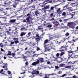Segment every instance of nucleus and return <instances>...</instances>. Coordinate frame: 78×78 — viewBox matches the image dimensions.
<instances>
[{
    "instance_id": "f257e3e1",
    "label": "nucleus",
    "mask_w": 78,
    "mask_h": 78,
    "mask_svg": "<svg viewBox=\"0 0 78 78\" xmlns=\"http://www.w3.org/2000/svg\"><path fill=\"white\" fill-rule=\"evenodd\" d=\"M39 73V71H38L32 72V76H30L31 78H33V77H34V75H34V74H37V75H38Z\"/></svg>"
},
{
    "instance_id": "f03ea898",
    "label": "nucleus",
    "mask_w": 78,
    "mask_h": 78,
    "mask_svg": "<svg viewBox=\"0 0 78 78\" xmlns=\"http://www.w3.org/2000/svg\"><path fill=\"white\" fill-rule=\"evenodd\" d=\"M68 25L70 27V28H74V25L71 22H69L68 23Z\"/></svg>"
},
{
    "instance_id": "7ed1b4c3",
    "label": "nucleus",
    "mask_w": 78,
    "mask_h": 78,
    "mask_svg": "<svg viewBox=\"0 0 78 78\" xmlns=\"http://www.w3.org/2000/svg\"><path fill=\"white\" fill-rule=\"evenodd\" d=\"M44 25L45 26H47V27L48 28H51L52 26L51 24H49V23H46V22H45L44 23Z\"/></svg>"
},
{
    "instance_id": "20e7f679",
    "label": "nucleus",
    "mask_w": 78,
    "mask_h": 78,
    "mask_svg": "<svg viewBox=\"0 0 78 78\" xmlns=\"http://www.w3.org/2000/svg\"><path fill=\"white\" fill-rule=\"evenodd\" d=\"M39 63V60H37L36 62H33L32 63V66H36L37 64H38Z\"/></svg>"
},
{
    "instance_id": "39448f33",
    "label": "nucleus",
    "mask_w": 78,
    "mask_h": 78,
    "mask_svg": "<svg viewBox=\"0 0 78 78\" xmlns=\"http://www.w3.org/2000/svg\"><path fill=\"white\" fill-rule=\"evenodd\" d=\"M44 47L45 48V51H46V49H47V48H50V47H51V44H49L46 45L44 46Z\"/></svg>"
},
{
    "instance_id": "423d86ee",
    "label": "nucleus",
    "mask_w": 78,
    "mask_h": 78,
    "mask_svg": "<svg viewBox=\"0 0 78 78\" xmlns=\"http://www.w3.org/2000/svg\"><path fill=\"white\" fill-rule=\"evenodd\" d=\"M13 39L14 40L15 44H17V43H19L18 38H13Z\"/></svg>"
},
{
    "instance_id": "0eeeda50",
    "label": "nucleus",
    "mask_w": 78,
    "mask_h": 78,
    "mask_svg": "<svg viewBox=\"0 0 78 78\" xmlns=\"http://www.w3.org/2000/svg\"><path fill=\"white\" fill-rule=\"evenodd\" d=\"M19 1H20V0H15L14 1V4L16 5V6H17V5H18L19 3Z\"/></svg>"
},
{
    "instance_id": "6e6552de",
    "label": "nucleus",
    "mask_w": 78,
    "mask_h": 78,
    "mask_svg": "<svg viewBox=\"0 0 78 78\" xmlns=\"http://www.w3.org/2000/svg\"><path fill=\"white\" fill-rule=\"evenodd\" d=\"M68 52L69 53V56L68 57V58H69L70 57V56H72V55H73V51H68Z\"/></svg>"
},
{
    "instance_id": "1a4fd4ad",
    "label": "nucleus",
    "mask_w": 78,
    "mask_h": 78,
    "mask_svg": "<svg viewBox=\"0 0 78 78\" xmlns=\"http://www.w3.org/2000/svg\"><path fill=\"white\" fill-rule=\"evenodd\" d=\"M61 10V8H58V9L57 10V14H62V11Z\"/></svg>"
},
{
    "instance_id": "9d476101",
    "label": "nucleus",
    "mask_w": 78,
    "mask_h": 78,
    "mask_svg": "<svg viewBox=\"0 0 78 78\" xmlns=\"http://www.w3.org/2000/svg\"><path fill=\"white\" fill-rule=\"evenodd\" d=\"M16 21V19L11 20L9 21V23H11L10 24L11 25V23H15Z\"/></svg>"
},
{
    "instance_id": "9b49d317",
    "label": "nucleus",
    "mask_w": 78,
    "mask_h": 78,
    "mask_svg": "<svg viewBox=\"0 0 78 78\" xmlns=\"http://www.w3.org/2000/svg\"><path fill=\"white\" fill-rule=\"evenodd\" d=\"M58 35H56L55 36H53L52 37H50L49 38V41H51V40H52V39H55V38H58Z\"/></svg>"
},
{
    "instance_id": "f8f14e48",
    "label": "nucleus",
    "mask_w": 78,
    "mask_h": 78,
    "mask_svg": "<svg viewBox=\"0 0 78 78\" xmlns=\"http://www.w3.org/2000/svg\"><path fill=\"white\" fill-rule=\"evenodd\" d=\"M35 14L37 16H39V15L40 13L38 11L36 10L35 11Z\"/></svg>"
},
{
    "instance_id": "ddd939ff",
    "label": "nucleus",
    "mask_w": 78,
    "mask_h": 78,
    "mask_svg": "<svg viewBox=\"0 0 78 78\" xmlns=\"http://www.w3.org/2000/svg\"><path fill=\"white\" fill-rule=\"evenodd\" d=\"M23 22H26L27 23H28V22H30V20H29L28 18H27L26 20H23Z\"/></svg>"
},
{
    "instance_id": "4468645a",
    "label": "nucleus",
    "mask_w": 78,
    "mask_h": 78,
    "mask_svg": "<svg viewBox=\"0 0 78 78\" xmlns=\"http://www.w3.org/2000/svg\"><path fill=\"white\" fill-rule=\"evenodd\" d=\"M26 33H27V32H22L20 34V36L22 37L23 36H24L26 34Z\"/></svg>"
},
{
    "instance_id": "2eb2a0df",
    "label": "nucleus",
    "mask_w": 78,
    "mask_h": 78,
    "mask_svg": "<svg viewBox=\"0 0 78 78\" xmlns=\"http://www.w3.org/2000/svg\"><path fill=\"white\" fill-rule=\"evenodd\" d=\"M27 16H28V17L27 18H28V19H30V18H31L32 17V16L31 15V14H30V13H28L27 15Z\"/></svg>"
},
{
    "instance_id": "dca6fc26",
    "label": "nucleus",
    "mask_w": 78,
    "mask_h": 78,
    "mask_svg": "<svg viewBox=\"0 0 78 78\" xmlns=\"http://www.w3.org/2000/svg\"><path fill=\"white\" fill-rule=\"evenodd\" d=\"M65 68L66 69H72V66H67L65 67Z\"/></svg>"
},
{
    "instance_id": "f3484780",
    "label": "nucleus",
    "mask_w": 78,
    "mask_h": 78,
    "mask_svg": "<svg viewBox=\"0 0 78 78\" xmlns=\"http://www.w3.org/2000/svg\"><path fill=\"white\" fill-rule=\"evenodd\" d=\"M36 40L37 42H39V41L41 40L40 37H37L35 39Z\"/></svg>"
},
{
    "instance_id": "a211bd4d",
    "label": "nucleus",
    "mask_w": 78,
    "mask_h": 78,
    "mask_svg": "<svg viewBox=\"0 0 78 78\" xmlns=\"http://www.w3.org/2000/svg\"><path fill=\"white\" fill-rule=\"evenodd\" d=\"M50 8V5H49L46 7H45L44 8V9H49Z\"/></svg>"
},
{
    "instance_id": "6ab92c4d",
    "label": "nucleus",
    "mask_w": 78,
    "mask_h": 78,
    "mask_svg": "<svg viewBox=\"0 0 78 78\" xmlns=\"http://www.w3.org/2000/svg\"><path fill=\"white\" fill-rule=\"evenodd\" d=\"M75 62H69L68 63L69 64H75Z\"/></svg>"
},
{
    "instance_id": "aec40b11",
    "label": "nucleus",
    "mask_w": 78,
    "mask_h": 78,
    "mask_svg": "<svg viewBox=\"0 0 78 78\" xmlns=\"http://www.w3.org/2000/svg\"><path fill=\"white\" fill-rule=\"evenodd\" d=\"M48 42V40H45L44 42V45H45V44H47V43Z\"/></svg>"
},
{
    "instance_id": "412c9836",
    "label": "nucleus",
    "mask_w": 78,
    "mask_h": 78,
    "mask_svg": "<svg viewBox=\"0 0 78 78\" xmlns=\"http://www.w3.org/2000/svg\"><path fill=\"white\" fill-rule=\"evenodd\" d=\"M65 65V64H61L59 65V67H63Z\"/></svg>"
},
{
    "instance_id": "4be33fe9",
    "label": "nucleus",
    "mask_w": 78,
    "mask_h": 78,
    "mask_svg": "<svg viewBox=\"0 0 78 78\" xmlns=\"http://www.w3.org/2000/svg\"><path fill=\"white\" fill-rule=\"evenodd\" d=\"M8 53H8L7 54V55H12V54H11V51H8Z\"/></svg>"
},
{
    "instance_id": "5701e85b",
    "label": "nucleus",
    "mask_w": 78,
    "mask_h": 78,
    "mask_svg": "<svg viewBox=\"0 0 78 78\" xmlns=\"http://www.w3.org/2000/svg\"><path fill=\"white\" fill-rule=\"evenodd\" d=\"M54 9V7L53 6L51 7L50 8V11H51L52 10H53Z\"/></svg>"
},
{
    "instance_id": "b1692460",
    "label": "nucleus",
    "mask_w": 78,
    "mask_h": 78,
    "mask_svg": "<svg viewBox=\"0 0 78 78\" xmlns=\"http://www.w3.org/2000/svg\"><path fill=\"white\" fill-rule=\"evenodd\" d=\"M31 8H32L33 9H32V10H33V9H34V8H35V6L33 5L31 6Z\"/></svg>"
},
{
    "instance_id": "393cba45",
    "label": "nucleus",
    "mask_w": 78,
    "mask_h": 78,
    "mask_svg": "<svg viewBox=\"0 0 78 78\" xmlns=\"http://www.w3.org/2000/svg\"><path fill=\"white\" fill-rule=\"evenodd\" d=\"M11 44H10L11 45H12V44H14V41H11Z\"/></svg>"
},
{
    "instance_id": "a878e982",
    "label": "nucleus",
    "mask_w": 78,
    "mask_h": 78,
    "mask_svg": "<svg viewBox=\"0 0 78 78\" xmlns=\"http://www.w3.org/2000/svg\"><path fill=\"white\" fill-rule=\"evenodd\" d=\"M8 66V64H7L6 63H5L4 64V66H5V69H6V68H7V66Z\"/></svg>"
},
{
    "instance_id": "bb28decb",
    "label": "nucleus",
    "mask_w": 78,
    "mask_h": 78,
    "mask_svg": "<svg viewBox=\"0 0 78 78\" xmlns=\"http://www.w3.org/2000/svg\"><path fill=\"white\" fill-rule=\"evenodd\" d=\"M47 2H49V3H52V1L51 0H45Z\"/></svg>"
},
{
    "instance_id": "cd10ccee",
    "label": "nucleus",
    "mask_w": 78,
    "mask_h": 78,
    "mask_svg": "<svg viewBox=\"0 0 78 78\" xmlns=\"http://www.w3.org/2000/svg\"><path fill=\"white\" fill-rule=\"evenodd\" d=\"M66 14V12H64L62 13V16H65Z\"/></svg>"
},
{
    "instance_id": "c85d7f7f",
    "label": "nucleus",
    "mask_w": 78,
    "mask_h": 78,
    "mask_svg": "<svg viewBox=\"0 0 78 78\" xmlns=\"http://www.w3.org/2000/svg\"><path fill=\"white\" fill-rule=\"evenodd\" d=\"M39 60V61H41V62H42V61L44 60V58H40Z\"/></svg>"
},
{
    "instance_id": "c756f323",
    "label": "nucleus",
    "mask_w": 78,
    "mask_h": 78,
    "mask_svg": "<svg viewBox=\"0 0 78 78\" xmlns=\"http://www.w3.org/2000/svg\"><path fill=\"white\" fill-rule=\"evenodd\" d=\"M56 24L57 25H54V27H57V26H58V25H59V23H58H58H56Z\"/></svg>"
},
{
    "instance_id": "7c9ffc66",
    "label": "nucleus",
    "mask_w": 78,
    "mask_h": 78,
    "mask_svg": "<svg viewBox=\"0 0 78 78\" xmlns=\"http://www.w3.org/2000/svg\"><path fill=\"white\" fill-rule=\"evenodd\" d=\"M7 72L8 73V74L9 75H11V72L10 71H8Z\"/></svg>"
},
{
    "instance_id": "2f4dec72",
    "label": "nucleus",
    "mask_w": 78,
    "mask_h": 78,
    "mask_svg": "<svg viewBox=\"0 0 78 78\" xmlns=\"http://www.w3.org/2000/svg\"><path fill=\"white\" fill-rule=\"evenodd\" d=\"M53 23L54 25H55V24H56V23H58V21H56L53 22Z\"/></svg>"
},
{
    "instance_id": "473e14b6",
    "label": "nucleus",
    "mask_w": 78,
    "mask_h": 78,
    "mask_svg": "<svg viewBox=\"0 0 78 78\" xmlns=\"http://www.w3.org/2000/svg\"><path fill=\"white\" fill-rule=\"evenodd\" d=\"M60 59L62 60L60 62H62V61H64V60H63V58H62V57H60Z\"/></svg>"
},
{
    "instance_id": "72a5a7b5",
    "label": "nucleus",
    "mask_w": 78,
    "mask_h": 78,
    "mask_svg": "<svg viewBox=\"0 0 78 78\" xmlns=\"http://www.w3.org/2000/svg\"><path fill=\"white\" fill-rule=\"evenodd\" d=\"M13 7L14 8H16V5L15 4H13L12 5Z\"/></svg>"
},
{
    "instance_id": "f704fd0d",
    "label": "nucleus",
    "mask_w": 78,
    "mask_h": 78,
    "mask_svg": "<svg viewBox=\"0 0 78 78\" xmlns=\"http://www.w3.org/2000/svg\"><path fill=\"white\" fill-rule=\"evenodd\" d=\"M37 0H30V1H31V3L33 2H35V1H37Z\"/></svg>"
},
{
    "instance_id": "c9c22d12",
    "label": "nucleus",
    "mask_w": 78,
    "mask_h": 78,
    "mask_svg": "<svg viewBox=\"0 0 78 78\" xmlns=\"http://www.w3.org/2000/svg\"><path fill=\"white\" fill-rule=\"evenodd\" d=\"M0 46H1V47H2V48H3V44H2V43H1L0 44Z\"/></svg>"
},
{
    "instance_id": "e433bc0d",
    "label": "nucleus",
    "mask_w": 78,
    "mask_h": 78,
    "mask_svg": "<svg viewBox=\"0 0 78 78\" xmlns=\"http://www.w3.org/2000/svg\"><path fill=\"white\" fill-rule=\"evenodd\" d=\"M59 67H58V66H55V68L56 69H57V70H58V69H59Z\"/></svg>"
},
{
    "instance_id": "4c0bfd02",
    "label": "nucleus",
    "mask_w": 78,
    "mask_h": 78,
    "mask_svg": "<svg viewBox=\"0 0 78 78\" xmlns=\"http://www.w3.org/2000/svg\"><path fill=\"white\" fill-rule=\"evenodd\" d=\"M23 55V59H25V58H27V56H25Z\"/></svg>"
},
{
    "instance_id": "58836bf2",
    "label": "nucleus",
    "mask_w": 78,
    "mask_h": 78,
    "mask_svg": "<svg viewBox=\"0 0 78 78\" xmlns=\"http://www.w3.org/2000/svg\"><path fill=\"white\" fill-rule=\"evenodd\" d=\"M65 54V52H62L61 54L60 55L61 56H62V55H64V54Z\"/></svg>"
},
{
    "instance_id": "ea45409f",
    "label": "nucleus",
    "mask_w": 78,
    "mask_h": 78,
    "mask_svg": "<svg viewBox=\"0 0 78 78\" xmlns=\"http://www.w3.org/2000/svg\"><path fill=\"white\" fill-rule=\"evenodd\" d=\"M41 26H38V28L37 29V30H41L42 29V28H40V27H41Z\"/></svg>"
},
{
    "instance_id": "a19ab883",
    "label": "nucleus",
    "mask_w": 78,
    "mask_h": 78,
    "mask_svg": "<svg viewBox=\"0 0 78 78\" xmlns=\"http://www.w3.org/2000/svg\"><path fill=\"white\" fill-rule=\"evenodd\" d=\"M65 35L67 36L69 35V33H67L66 34H65Z\"/></svg>"
},
{
    "instance_id": "79ce46f5",
    "label": "nucleus",
    "mask_w": 78,
    "mask_h": 78,
    "mask_svg": "<svg viewBox=\"0 0 78 78\" xmlns=\"http://www.w3.org/2000/svg\"><path fill=\"white\" fill-rule=\"evenodd\" d=\"M58 74H61L62 73V72L59 71V72L58 73Z\"/></svg>"
},
{
    "instance_id": "37998d69",
    "label": "nucleus",
    "mask_w": 78,
    "mask_h": 78,
    "mask_svg": "<svg viewBox=\"0 0 78 78\" xmlns=\"http://www.w3.org/2000/svg\"><path fill=\"white\" fill-rule=\"evenodd\" d=\"M25 27H23V28H22L21 29H20V30L21 31H22V30H25Z\"/></svg>"
},
{
    "instance_id": "c03bdc74",
    "label": "nucleus",
    "mask_w": 78,
    "mask_h": 78,
    "mask_svg": "<svg viewBox=\"0 0 78 78\" xmlns=\"http://www.w3.org/2000/svg\"><path fill=\"white\" fill-rule=\"evenodd\" d=\"M66 47H64L63 46H62L60 48V49H62V48H66Z\"/></svg>"
},
{
    "instance_id": "a18cd8bd",
    "label": "nucleus",
    "mask_w": 78,
    "mask_h": 78,
    "mask_svg": "<svg viewBox=\"0 0 78 78\" xmlns=\"http://www.w3.org/2000/svg\"><path fill=\"white\" fill-rule=\"evenodd\" d=\"M47 64H50V65H51V64L50 63V62L48 61L47 62Z\"/></svg>"
},
{
    "instance_id": "49530a36",
    "label": "nucleus",
    "mask_w": 78,
    "mask_h": 78,
    "mask_svg": "<svg viewBox=\"0 0 78 78\" xmlns=\"http://www.w3.org/2000/svg\"><path fill=\"white\" fill-rule=\"evenodd\" d=\"M51 20H55V18H52L51 20H50V21H51Z\"/></svg>"
},
{
    "instance_id": "de8ad7c7",
    "label": "nucleus",
    "mask_w": 78,
    "mask_h": 78,
    "mask_svg": "<svg viewBox=\"0 0 78 78\" xmlns=\"http://www.w3.org/2000/svg\"><path fill=\"white\" fill-rule=\"evenodd\" d=\"M37 50L38 51V50H40V48L39 47H37Z\"/></svg>"
},
{
    "instance_id": "09e8293b",
    "label": "nucleus",
    "mask_w": 78,
    "mask_h": 78,
    "mask_svg": "<svg viewBox=\"0 0 78 78\" xmlns=\"http://www.w3.org/2000/svg\"><path fill=\"white\" fill-rule=\"evenodd\" d=\"M53 16V13H51L50 14V17H52Z\"/></svg>"
},
{
    "instance_id": "8fccbe9b",
    "label": "nucleus",
    "mask_w": 78,
    "mask_h": 78,
    "mask_svg": "<svg viewBox=\"0 0 78 78\" xmlns=\"http://www.w3.org/2000/svg\"><path fill=\"white\" fill-rule=\"evenodd\" d=\"M32 33L31 32H29L28 33V35H30H30H31V34H32Z\"/></svg>"
},
{
    "instance_id": "3c124183",
    "label": "nucleus",
    "mask_w": 78,
    "mask_h": 78,
    "mask_svg": "<svg viewBox=\"0 0 78 78\" xmlns=\"http://www.w3.org/2000/svg\"><path fill=\"white\" fill-rule=\"evenodd\" d=\"M56 56L57 57L59 56V53H57L56 55Z\"/></svg>"
},
{
    "instance_id": "603ef678",
    "label": "nucleus",
    "mask_w": 78,
    "mask_h": 78,
    "mask_svg": "<svg viewBox=\"0 0 78 78\" xmlns=\"http://www.w3.org/2000/svg\"><path fill=\"white\" fill-rule=\"evenodd\" d=\"M50 75H56V74L55 73H53L52 74H51Z\"/></svg>"
},
{
    "instance_id": "864d4df0",
    "label": "nucleus",
    "mask_w": 78,
    "mask_h": 78,
    "mask_svg": "<svg viewBox=\"0 0 78 78\" xmlns=\"http://www.w3.org/2000/svg\"><path fill=\"white\" fill-rule=\"evenodd\" d=\"M12 56H13V57H14V56H15V53H13L12 54Z\"/></svg>"
},
{
    "instance_id": "5fc2aeb1",
    "label": "nucleus",
    "mask_w": 78,
    "mask_h": 78,
    "mask_svg": "<svg viewBox=\"0 0 78 78\" xmlns=\"http://www.w3.org/2000/svg\"><path fill=\"white\" fill-rule=\"evenodd\" d=\"M1 50L2 51H4V50H3V49L2 48H1Z\"/></svg>"
},
{
    "instance_id": "6e6d98bb",
    "label": "nucleus",
    "mask_w": 78,
    "mask_h": 78,
    "mask_svg": "<svg viewBox=\"0 0 78 78\" xmlns=\"http://www.w3.org/2000/svg\"><path fill=\"white\" fill-rule=\"evenodd\" d=\"M44 34H45L44 33H43L42 34H41V36H44Z\"/></svg>"
},
{
    "instance_id": "4d7b16f0",
    "label": "nucleus",
    "mask_w": 78,
    "mask_h": 78,
    "mask_svg": "<svg viewBox=\"0 0 78 78\" xmlns=\"http://www.w3.org/2000/svg\"><path fill=\"white\" fill-rule=\"evenodd\" d=\"M25 64L26 65H28V63L27 62H26Z\"/></svg>"
},
{
    "instance_id": "13d9d810",
    "label": "nucleus",
    "mask_w": 78,
    "mask_h": 78,
    "mask_svg": "<svg viewBox=\"0 0 78 78\" xmlns=\"http://www.w3.org/2000/svg\"><path fill=\"white\" fill-rule=\"evenodd\" d=\"M36 37H39V34H36Z\"/></svg>"
},
{
    "instance_id": "bf43d9fd",
    "label": "nucleus",
    "mask_w": 78,
    "mask_h": 78,
    "mask_svg": "<svg viewBox=\"0 0 78 78\" xmlns=\"http://www.w3.org/2000/svg\"><path fill=\"white\" fill-rule=\"evenodd\" d=\"M66 76V74H64L63 75H62V77H64V76Z\"/></svg>"
},
{
    "instance_id": "052dcab7",
    "label": "nucleus",
    "mask_w": 78,
    "mask_h": 78,
    "mask_svg": "<svg viewBox=\"0 0 78 78\" xmlns=\"http://www.w3.org/2000/svg\"><path fill=\"white\" fill-rule=\"evenodd\" d=\"M2 72H3V69H2L1 71H0V73H2Z\"/></svg>"
},
{
    "instance_id": "680f3d73",
    "label": "nucleus",
    "mask_w": 78,
    "mask_h": 78,
    "mask_svg": "<svg viewBox=\"0 0 78 78\" xmlns=\"http://www.w3.org/2000/svg\"><path fill=\"white\" fill-rule=\"evenodd\" d=\"M29 23H29L30 24H31V23H33L32 22H30L29 21V22H28Z\"/></svg>"
},
{
    "instance_id": "e2e57ef3",
    "label": "nucleus",
    "mask_w": 78,
    "mask_h": 78,
    "mask_svg": "<svg viewBox=\"0 0 78 78\" xmlns=\"http://www.w3.org/2000/svg\"><path fill=\"white\" fill-rule=\"evenodd\" d=\"M11 8H7L5 9H7V10H8V9H10Z\"/></svg>"
},
{
    "instance_id": "0e129e2a",
    "label": "nucleus",
    "mask_w": 78,
    "mask_h": 78,
    "mask_svg": "<svg viewBox=\"0 0 78 78\" xmlns=\"http://www.w3.org/2000/svg\"><path fill=\"white\" fill-rule=\"evenodd\" d=\"M25 41H26L25 40L23 39L22 40H21V41H22V42H24Z\"/></svg>"
},
{
    "instance_id": "69168bd1",
    "label": "nucleus",
    "mask_w": 78,
    "mask_h": 78,
    "mask_svg": "<svg viewBox=\"0 0 78 78\" xmlns=\"http://www.w3.org/2000/svg\"><path fill=\"white\" fill-rule=\"evenodd\" d=\"M25 53H30V51H27L25 52Z\"/></svg>"
},
{
    "instance_id": "338daca9",
    "label": "nucleus",
    "mask_w": 78,
    "mask_h": 78,
    "mask_svg": "<svg viewBox=\"0 0 78 78\" xmlns=\"http://www.w3.org/2000/svg\"><path fill=\"white\" fill-rule=\"evenodd\" d=\"M37 69L40 70L41 69V67H38Z\"/></svg>"
},
{
    "instance_id": "774afa93",
    "label": "nucleus",
    "mask_w": 78,
    "mask_h": 78,
    "mask_svg": "<svg viewBox=\"0 0 78 78\" xmlns=\"http://www.w3.org/2000/svg\"><path fill=\"white\" fill-rule=\"evenodd\" d=\"M73 78H76V76H73Z\"/></svg>"
}]
</instances>
